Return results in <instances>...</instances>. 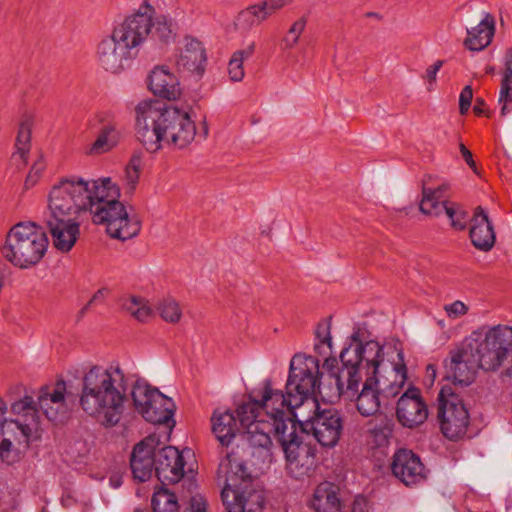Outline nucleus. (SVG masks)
I'll return each mask as SVG.
<instances>
[{"instance_id": "1", "label": "nucleus", "mask_w": 512, "mask_h": 512, "mask_svg": "<svg viewBox=\"0 0 512 512\" xmlns=\"http://www.w3.org/2000/svg\"><path fill=\"white\" fill-rule=\"evenodd\" d=\"M319 360L314 356L296 353L289 366L286 390L292 389L288 420L296 418L300 432L314 438L323 447L332 448L340 440L343 419L335 408L321 409L316 398L320 392Z\"/></svg>"}, {"instance_id": "2", "label": "nucleus", "mask_w": 512, "mask_h": 512, "mask_svg": "<svg viewBox=\"0 0 512 512\" xmlns=\"http://www.w3.org/2000/svg\"><path fill=\"white\" fill-rule=\"evenodd\" d=\"M135 112L136 137L150 153L160 150L163 144L183 149L194 140L196 126L184 110L158 100H146L138 103Z\"/></svg>"}, {"instance_id": "3", "label": "nucleus", "mask_w": 512, "mask_h": 512, "mask_svg": "<svg viewBox=\"0 0 512 512\" xmlns=\"http://www.w3.org/2000/svg\"><path fill=\"white\" fill-rule=\"evenodd\" d=\"M127 378L119 366L93 365L82 377L79 405L105 428L116 426L125 411Z\"/></svg>"}, {"instance_id": "4", "label": "nucleus", "mask_w": 512, "mask_h": 512, "mask_svg": "<svg viewBox=\"0 0 512 512\" xmlns=\"http://www.w3.org/2000/svg\"><path fill=\"white\" fill-rule=\"evenodd\" d=\"M88 193L91 204H87V211L92 214L95 224L106 225L108 235L125 241L139 234L141 222L136 216L129 215L119 201L120 188L111 178L88 181Z\"/></svg>"}, {"instance_id": "5", "label": "nucleus", "mask_w": 512, "mask_h": 512, "mask_svg": "<svg viewBox=\"0 0 512 512\" xmlns=\"http://www.w3.org/2000/svg\"><path fill=\"white\" fill-rule=\"evenodd\" d=\"M49 245L47 234L35 222H19L13 225L0 248L2 257L13 266L29 269L45 256Z\"/></svg>"}, {"instance_id": "6", "label": "nucleus", "mask_w": 512, "mask_h": 512, "mask_svg": "<svg viewBox=\"0 0 512 512\" xmlns=\"http://www.w3.org/2000/svg\"><path fill=\"white\" fill-rule=\"evenodd\" d=\"M130 395L135 411L145 421L167 428L165 441H169L171 432L176 425L174 419L176 405L172 398L164 395L157 387H153L144 379H137L134 382Z\"/></svg>"}, {"instance_id": "7", "label": "nucleus", "mask_w": 512, "mask_h": 512, "mask_svg": "<svg viewBox=\"0 0 512 512\" xmlns=\"http://www.w3.org/2000/svg\"><path fill=\"white\" fill-rule=\"evenodd\" d=\"M292 397V389H285V392L280 389H274L271 378H267L263 381L261 389H253L248 394V402L238 406L236 409V420H239L243 428H247L260 422L261 420H258V418L261 412H264L266 417L274 422L272 414L276 410L288 414Z\"/></svg>"}, {"instance_id": "8", "label": "nucleus", "mask_w": 512, "mask_h": 512, "mask_svg": "<svg viewBox=\"0 0 512 512\" xmlns=\"http://www.w3.org/2000/svg\"><path fill=\"white\" fill-rule=\"evenodd\" d=\"M473 363L485 371L497 370L512 349V327L498 324L483 339L471 338L464 342Z\"/></svg>"}, {"instance_id": "9", "label": "nucleus", "mask_w": 512, "mask_h": 512, "mask_svg": "<svg viewBox=\"0 0 512 512\" xmlns=\"http://www.w3.org/2000/svg\"><path fill=\"white\" fill-rule=\"evenodd\" d=\"M89 197L88 181L77 176L64 178L49 193L45 217L79 220L81 213L88 212Z\"/></svg>"}, {"instance_id": "10", "label": "nucleus", "mask_w": 512, "mask_h": 512, "mask_svg": "<svg viewBox=\"0 0 512 512\" xmlns=\"http://www.w3.org/2000/svg\"><path fill=\"white\" fill-rule=\"evenodd\" d=\"M437 419L442 434L455 441L463 437L470 424V414L463 399L448 384L439 391Z\"/></svg>"}, {"instance_id": "11", "label": "nucleus", "mask_w": 512, "mask_h": 512, "mask_svg": "<svg viewBox=\"0 0 512 512\" xmlns=\"http://www.w3.org/2000/svg\"><path fill=\"white\" fill-rule=\"evenodd\" d=\"M360 351L350 336L340 352L339 361L332 356L324 360L323 369L335 380L336 389H343L346 384V388L352 392L357 382L362 381L361 369L365 366Z\"/></svg>"}, {"instance_id": "12", "label": "nucleus", "mask_w": 512, "mask_h": 512, "mask_svg": "<svg viewBox=\"0 0 512 512\" xmlns=\"http://www.w3.org/2000/svg\"><path fill=\"white\" fill-rule=\"evenodd\" d=\"M73 396L67 391L64 379H58L53 386L44 385L39 390L38 407L45 417L54 424H63L70 418L68 399Z\"/></svg>"}, {"instance_id": "13", "label": "nucleus", "mask_w": 512, "mask_h": 512, "mask_svg": "<svg viewBox=\"0 0 512 512\" xmlns=\"http://www.w3.org/2000/svg\"><path fill=\"white\" fill-rule=\"evenodd\" d=\"M149 23L147 12L141 5L135 13L128 15L122 23L115 26L112 34L136 58L140 48L148 43Z\"/></svg>"}, {"instance_id": "14", "label": "nucleus", "mask_w": 512, "mask_h": 512, "mask_svg": "<svg viewBox=\"0 0 512 512\" xmlns=\"http://www.w3.org/2000/svg\"><path fill=\"white\" fill-rule=\"evenodd\" d=\"M272 417L274 437L280 444L286 460L295 459V456L302 452V448L305 451L312 446L305 441L306 434L300 432L296 418L288 420V414L279 410H276Z\"/></svg>"}, {"instance_id": "15", "label": "nucleus", "mask_w": 512, "mask_h": 512, "mask_svg": "<svg viewBox=\"0 0 512 512\" xmlns=\"http://www.w3.org/2000/svg\"><path fill=\"white\" fill-rule=\"evenodd\" d=\"M162 444V435L156 432L135 444L130 456V467L136 481L146 482L153 472L156 473V450Z\"/></svg>"}, {"instance_id": "16", "label": "nucleus", "mask_w": 512, "mask_h": 512, "mask_svg": "<svg viewBox=\"0 0 512 512\" xmlns=\"http://www.w3.org/2000/svg\"><path fill=\"white\" fill-rule=\"evenodd\" d=\"M219 471H224L226 474L225 486L222 491L226 488L229 489V500H233V494L239 493L244 496L245 500H249L250 505H254L256 508L263 507L265 499L262 492L256 490L246 492L233 488V486L237 485V480H241L242 482L251 481V474L248 471L246 463L239 459L234 452L228 453L225 459L221 461Z\"/></svg>"}, {"instance_id": "17", "label": "nucleus", "mask_w": 512, "mask_h": 512, "mask_svg": "<svg viewBox=\"0 0 512 512\" xmlns=\"http://www.w3.org/2000/svg\"><path fill=\"white\" fill-rule=\"evenodd\" d=\"M162 441L163 444L156 450V477L163 485L176 484L185 475L184 454H190L191 449L179 451L174 446L165 445V439Z\"/></svg>"}, {"instance_id": "18", "label": "nucleus", "mask_w": 512, "mask_h": 512, "mask_svg": "<svg viewBox=\"0 0 512 512\" xmlns=\"http://www.w3.org/2000/svg\"><path fill=\"white\" fill-rule=\"evenodd\" d=\"M142 8L147 12L150 22L148 43L155 50H166L176 42L178 33L176 20L166 14H156L154 6L148 0H144Z\"/></svg>"}, {"instance_id": "19", "label": "nucleus", "mask_w": 512, "mask_h": 512, "mask_svg": "<svg viewBox=\"0 0 512 512\" xmlns=\"http://www.w3.org/2000/svg\"><path fill=\"white\" fill-rule=\"evenodd\" d=\"M390 469L392 475L407 487L423 482L428 473L420 456L406 448H400L394 453Z\"/></svg>"}, {"instance_id": "20", "label": "nucleus", "mask_w": 512, "mask_h": 512, "mask_svg": "<svg viewBox=\"0 0 512 512\" xmlns=\"http://www.w3.org/2000/svg\"><path fill=\"white\" fill-rule=\"evenodd\" d=\"M449 355L443 361V380L452 381L455 386H469L474 381L476 371L480 367L473 363L474 358L470 356L465 344L460 349L451 351Z\"/></svg>"}, {"instance_id": "21", "label": "nucleus", "mask_w": 512, "mask_h": 512, "mask_svg": "<svg viewBox=\"0 0 512 512\" xmlns=\"http://www.w3.org/2000/svg\"><path fill=\"white\" fill-rule=\"evenodd\" d=\"M396 416L399 423L407 428H416L428 418V406L421 396V391L410 386L398 399Z\"/></svg>"}, {"instance_id": "22", "label": "nucleus", "mask_w": 512, "mask_h": 512, "mask_svg": "<svg viewBox=\"0 0 512 512\" xmlns=\"http://www.w3.org/2000/svg\"><path fill=\"white\" fill-rule=\"evenodd\" d=\"M360 383L357 382L352 392L346 388V384L343 385V389H337L338 396L350 401L355 400L357 410L362 416L375 415L380 409L379 380L377 376H368L361 391H359Z\"/></svg>"}, {"instance_id": "23", "label": "nucleus", "mask_w": 512, "mask_h": 512, "mask_svg": "<svg viewBox=\"0 0 512 512\" xmlns=\"http://www.w3.org/2000/svg\"><path fill=\"white\" fill-rule=\"evenodd\" d=\"M96 55L100 66L114 74L123 71L126 64L135 59L112 33L99 42Z\"/></svg>"}, {"instance_id": "24", "label": "nucleus", "mask_w": 512, "mask_h": 512, "mask_svg": "<svg viewBox=\"0 0 512 512\" xmlns=\"http://www.w3.org/2000/svg\"><path fill=\"white\" fill-rule=\"evenodd\" d=\"M46 226L51 234L54 247L63 252H69L80 235V221L45 217Z\"/></svg>"}, {"instance_id": "25", "label": "nucleus", "mask_w": 512, "mask_h": 512, "mask_svg": "<svg viewBox=\"0 0 512 512\" xmlns=\"http://www.w3.org/2000/svg\"><path fill=\"white\" fill-rule=\"evenodd\" d=\"M471 221L469 237L472 245L480 251H490L495 244L496 236L486 210L478 206Z\"/></svg>"}, {"instance_id": "26", "label": "nucleus", "mask_w": 512, "mask_h": 512, "mask_svg": "<svg viewBox=\"0 0 512 512\" xmlns=\"http://www.w3.org/2000/svg\"><path fill=\"white\" fill-rule=\"evenodd\" d=\"M148 88L155 95L166 100H175L181 89L178 78L167 66H156L148 76Z\"/></svg>"}, {"instance_id": "27", "label": "nucleus", "mask_w": 512, "mask_h": 512, "mask_svg": "<svg viewBox=\"0 0 512 512\" xmlns=\"http://www.w3.org/2000/svg\"><path fill=\"white\" fill-rule=\"evenodd\" d=\"M370 333L366 330L362 331L361 328L354 330L351 334V339L357 343L360 348L361 359L367 370L372 369L371 376H377L379 366L384 360L383 346L378 341L369 338Z\"/></svg>"}, {"instance_id": "28", "label": "nucleus", "mask_w": 512, "mask_h": 512, "mask_svg": "<svg viewBox=\"0 0 512 512\" xmlns=\"http://www.w3.org/2000/svg\"><path fill=\"white\" fill-rule=\"evenodd\" d=\"M207 56L205 48L197 39H187L184 49L177 61L179 69L190 72L197 78L204 75Z\"/></svg>"}, {"instance_id": "29", "label": "nucleus", "mask_w": 512, "mask_h": 512, "mask_svg": "<svg viewBox=\"0 0 512 512\" xmlns=\"http://www.w3.org/2000/svg\"><path fill=\"white\" fill-rule=\"evenodd\" d=\"M494 33L495 19L490 13H485L477 26L467 29V37L463 44L470 51H482L490 45Z\"/></svg>"}, {"instance_id": "30", "label": "nucleus", "mask_w": 512, "mask_h": 512, "mask_svg": "<svg viewBox=\"0 0 512 512\" xmlns=\"http://www.w3.org/2000/svg\"><path fill=\"white\" fill-rule=\"evenodd\" d=\"M339 489L331 482H323L315 489L311 507L315 512H344Z\"/></svg>"}, {"instance_id": "31", "label": "nucleus", "mask_w": 512, "mask_h": 512, "mask_svg": "<svg viewBox=\"0 0 512 512\" xmlns=\"http://www.w3.org/2000/svg\"><path fill=\"white\" fill-rule=\"evenodd\" d=\"M212 432L222 446L228 447L235 438L238 428L235 414L227 409L214 410L212 417Z\"/></svg>"}, {"instance_id": "32", "label": "nucleus", "mask_w": 512, "mask_h": 512, "mask_svg": "<svg viewBox=\"0 0 512 512\" xmlns=\"http://www.w3.org/2000/svg\"><path fill=\"white\" fill-rule=\"evenodd\" d=\"M7 411V404L0 399V437L6 433L14 434V440L19 444H25V448H30L31 427L28 423H21L18 419L7 420L4 414Z\"/></svg>"}, {"instance_id": "33", "label": "nucleus", "mask_w": 512, "mask_h": 512, "mask_svg": "<svg viewBox=\"0 0 512 512\" xmlns=\"http://www.w3.org/2000/svg\"><path fill=\"white\" fill-rule=\"evenodd\" d=\"M316 453L317 449L315 445H312L305 451L302 449V452L297 454L295 459H287L286 463L289 474L295 479L312 475L316 467Z\"/></svg>"}, {"instance_id": "34", "label": "nucleus", "mask_w": 512, "mask_h": 512, "mask_svg": "<svg viewBox=\"0 0 512 512\" xmlns=\"http://www.w3.org/2000/svg\"><path fill=\"white\" fill-rule=\"evenodd\" d=\"M449 189L448 183H443L438 187L432 189L425 186L423 181L422 185V200L419 209L423 214L439 216L442 213V206L446 200H441L445 197V193Z\"/></svg>"}, {"instance_id": "35", "label": "nucleus", "mask_w": 512, "mask_h": 512, "mask_svg": "<svg viewBox=\"0 0 512 512\" xmlns=\"http://www.w3.org/2000/svg\"><path fill=\"white\" fill-rule=\"evenodd\" d=\"M121 133L115 121L102 122L98 136L90 148L92 154H102L112 150L118 145Z\"/></svg>"}, {"instance_id": "36", "label": "nucleus", "mask_w": 512, "mask_h": 512, "mask_svg": "<svg viewBox=\"0 0 512 512\" xmlns=\"http://www.w3.org/2000/svg\"><path fill=\"white\" fill-rule=\"evenodd\" d=\"M119 306L122 310L136 318V320L154 318L156 316L155 310L149 305V301L141 296L122 297L119 299Z\"/></svg>"}, {"instance_id": "37", "label": "nucleus", "mask_w": 512, "mask_h": 512, "mask_svg": "<svg viewBox=\"0 0 512 512\" xmlns=\"http://www.w3.org/2000/svg\"><path fill=\"white\" fill-rule=\"evenodd\" d=\"M246 429L247 440L253 447L268 448L272 441L270 434L273 432V421L262 420Z\"/></svg>"}, {"instance_id": "38", "label": "nucleus", "mask_w": 512, "mask_h": 512, "mask_svg": "<svg viewBox=\"0 0 512 512\" xmlns=\"http://www.w3.org/2000/svg\"><path fill=\"white\" fill-rule=\"evenodd\" d=\"M38 404L33 400L31 396L25 395L22 399L15 401L11 404V411L14 414H23V423L30 424L31 427V441L33 439V429H38L39 416H38ZM22 423V421H20Z\"/></svg>"}, {"instance_id": "39", "label": "nucleus", "mask_w": 512, "mask_h": 512, "mask_svg": "<svg viewBox=\"0 0 512 512\" xmlns=\"http://www.w3.org/2000/svg\"><path fill=\"white\" fill-rule=\"evenodd\" d=\"M151 506L153 512H179L177 496L167 488V485L160 483L152 495Z\"/></svg>"}, {"instance_id": "40", "label": "nucleus", "mask_w": 512, "mask_h": 512, "mask_svg": "<svg viewBox=\"0 0 512 512\" xmlns=\"http://www.w3.org/2000/svg\"><path fill=\"white\" fill-rule=\"evenodd\" d=\"M269 18V13L265 10L262 2L253 4L238 13L236 23L243 29H249L254 25H259Z\"/></svg>"}, {"instance_id": "41", "label": "nucleus", "mask_w": 512, "mask_h": 512, "mask_svg": "<svg viewBox=\"0 0 512 512\" xmlns=\"http://www.w3.org/2000/svg\"><path fill=\"white\" fill-rule=\"evenodd\" d=\"M255 47V42H251L246 48L237 50L233 53L228 63V73L232 81L238 82L244 78L245 73L243 62L253 56Z\"/></svg>"}, {"instance_id": "42", "label": "nucleus", "mask_w": 512, "mask_h": 512, "mask_svg": "<svg viewBox=\"0 0 512 512\" xmlns=\"http://www.w3.org/2000/svg\"><path fill=\"white\" fill-rule=\"evenodd\" d=\"M34 123L32 115L25 114L19 124L15 147L19 157L26 161V157L30 150L31 131Z\"/></svg>"}, {"instance_id": "43", "label": "nucleus", "mask_w": 512, "mask_h": 512, "mask_svg": "<svg viewBox=\"0 0 512 512\" xmlns=\"http://www.w3.org/2000/svg\"><path fill=\"white\" fill-rule=\"evenodd\" d=\"M229 496L228 488L221 491V500L226 512H255L258 509L254 505H250L249 500H245L242 494H233V500H229Z\"/></svg>"}, {"instance_id": "44", "label": "nucleus", "mask_w": 512, "mask_h": 512, "mask_svg": "<svg viewBox=\"0 0 512 512\" xmlns=\"http://www.w3.org/2000/svg\"><path fill=\"white\" fill-rule=\"evenodd\" d=\"M442 212H445L450 220L452 228L455 230L463 231L467 227L468 213L459 205L445 201L442 206Z\"/></svg>"}, {"instance_id": "45", "label": "nucleus", "mask_w": 512, "mask_h": 512, "mask_svg": "<svg viewBox=\"0 0 512 512\" xmlns=\"http://www.w3.org/2000/svg\"><path fill=\"white\" fill-rule=\"evenodd\" d=\"M27 450L28 449L24 447V451H21L19 448L13 446L10 438H3L0 441V460L8 466L14 465L21 461Z\"/></svg>"}, {"instance_id": "46", "label": "nucleus", "mask_w": 512, "mask_h": 512, "mask_svg": "<svg viewBox=\"0 0 512 512\" xmlns=\"http://www.w3.org/2000/svg\"><path fill=\"white\" fill-rule=\"evenodd\" d=\"M398 357H399L401 363L396 364L394 366V371L398 375H400L401 381H400V383H397L396 381H394V382L390 383L387 387L380 388V394H383V396H385V397H395L396 395H398L400 390L403 387L405 380L407 379V368L404 363L403 353L399 352Z\"/></svg>"}, {"instance_id": "47", "label": "nucleus", "mask_w": 512, "mask_h": 512, "mask_svg": "<svg viewBox=\"0 0 512 512\" xmlns=\"http://www.w3.org/2000/svg\"><path fill=\"white\" fill-rule=\"evenodd\" d=\"M157 311L162 320H180L182 316V309L179 303L171 297L164 298L160 301L157 306Z\"/></svg>"}, {"instance_id": "48", "label": "nucleus", "mask_w": 512, "mask_h": 512, "mask_svg": "<svg viewBox=\"0 0 512 512\" xmlns=\"http://www.w3.org/2000/svg\"><path fill=\"white\" fill-rule=\"evenodd\" d=\"M306 24L307 17L302 16L291 25L288 30V35L283 39L286 49H291L298 43L299 37L304 31Z\"/></svg>"}, {"instance_id": "49", "label": "nucleus", "mask_w": 512, "mask_h": 512, "mask_svg": "<svg viewBox=\"0 0 512 512\" xmlns=\"http://www.w3.org/2000/svg\"><path fill=\"white\" fill-rule=\"evenodd\" d=\"M330 324L331 322H318V325L315 329V335L316 338L319 340V343L315 344L314 349L319 354H321L320 348L322 344H327L329 349H331L332 347Z\"/></svg>"}, {"instance_id": "50", "label": "nucleus", "mask_w": 512, "mask_h": 512, "mask_svg": "<svg viewBox=\"0 0 512 512\" xmlns=\"http://www.w3.org/2000/svg\"><path fill=\"white\" fill-rule=\"evenodd\" d=\"M111 290L108 287L98 289L90 298L89 302L80 310V316H84V311L90 307H100L105 305L107 298L110 296Z\"/></svg>"}, {"instance_id": "51", "label": "nucleus", "mask_w": 512, "mask_h": 512, "mask_svg": "<svg viewBox=\"0 0 512 512\" xmlns=\"http://www.w3.org/2000/svg\"><path fill=\"white\" fill-rule=\"evenodd\" d=\"M500 88H512V47L505 52L504 72Z\"/></svg>"}, {"instance_id": "52", "label": "nucleus", "mask_w": 512, "mask_h": 512, "mask_svg": "<svg viewBox=\"0 0 512 512\" xmlns=\"http://www.w3.org/2000/svg\"><path fill=\"white\" fill-rule=\"evenodd\" d=\"M498 103L501 116L505 117L512 112V88H500Z\"/></svg>"}, {"instance_id": "53", "label": "nucleus", "mask_w": 512, "mask_h": 512, "mask_svg": "<svg viewBox=\"0 0 512 512\" xmlns=\"http://www.w3.org/2000/svg\"><path fill=\"white\" fill-rule=\"evenodd\" d=\"M44 168L45 164L43 161L39 160L34 163L25 179L24 186L26 189L32 188L37 183Z\"/></svg>"}, {"instance_id": "54", "label": "nucleus", "mask_w": 512, "mask_h": 512, "mask_svg": "<svg viewBox=\"0 0 512 512\" xmlns=\"http://www.w3.org/2000/svg\"><path fill=\"white\" fill-rule=\"evenodd\" d=\"M473 99V90L470 85H466L459 95V112L461 115H465L470 106L471 101Z\"/></svg>"}, {"instance_id": "55", "label": "nucleus", "mask_w": 512, "mask_h": 512, "mask_svg": "<svg viewBox=\"0 0 512 512\" xmlns=\"http://www.w3.org/2000/svg\"><path fill=\"white\" fill-rule=\"evenodd\" d=\"M444 310L449 318H458L467 313L468 307L462 301L456 300L445 305Z\"/></svg>"}, {"instance_id": "56", "label": "nucleus", "mask_w": 512, "mask_h": 512, "mask_svg": "<svg viewBox=\"0 0 512 512\" xmlns=\"http://www.w3.org/2000/svg\"><path fill=\"white\" fill-rule=\"evenodd\" d=\"M351 512H372V505L367 497L358 494L353 499Z\"/></svg>"}, {"instance_id": "57", "label": "nucleus", "mask_w": 512, "mask_h": 512, "mask_svg": "<svg viewBox=\"0 0 512 512\" xmlns=\"http://www.w3.org/2000/svg\"><path fill=\"white\" fill-rule=\"evenodd\" d=\"M444 64V61L443 60H437L434 62V64L430 65L427 69H426V74H425V78L428 80L429 82V87H428V90L431 91L433 88H432V84H434L436 82V76H437V73L438 71L441 69V67L443 66Z\"/></svg>"}, {"instance_id": "58", "label": "nucleus", "mask_w": 512, "mask_h": 512, "mask_svg": "<svg viewBox=\"0 0 512 512\" xmlns=\"http://www.w3.org/2000/svg\"><path fill=\"white\" fill-rule=\"evenodd\" d=\"M292 0H264L262 1L265 6V10L269 13V17L276 11L283 8L285 5L291 3Z\"/></svg>"}, {"instance_id": "59", "label": "nucleus", "mask_w": 512, "mask_h": 512, "mask_svg": "<svg viewBox=\"0 0 512 512\" xmlns=\"http://www.w3.org/2000/svg\"><path fill=\"white\" fill-rule=\"evenodd\" d=\"M459 150L467 165L476 173L477 167L471 151L463 143H460Z\"/></svg>"}, {"instance_id": "60", "label": "nucleus", "mask_w": 512, "mask_h": 512, "mask_svg": "<svg viewBox=\"0 0 512 512\" xmlns=\"http://www.w3.org/2000/svg\"><path fill=\"white\" fill-rule=\"evenodd\" d=\"M140 172L126 167V182L131 192L135 190L136 184L138 183Z\"/></svg>"}, {"instance_id": "61", "label": "nucleus", "mask_w": 512, "mask_h": 512, "mask_svg": "<svg viewBox=\"0 0 512 512\" xmlns=\"http://www.w3.org/2000/svg\"><path fill=\"white\" fill-rule=\"evenodd\" d=\"M393 426L394 424L391 421H388L383 426H376L373 429V433L375 437H377L378 435H382L384 438H388L391 436L393 432Z\"/></svg>"}, {"instance_id": "62", "label": "nucleus", "mask_w": 512, "mask_h": 512, "mask_svg": "<svg viewBox=\"0 0 512 512\" xmlns=\"http://www.w3.org/2000/svg\"><path fill=\"white\" fill-rule=\"evenodd\" d=\"M141 165H142V152L137 151L132 154L126 167L140 172Z\"/></svg>"}, {"instance_id": "63", "label": "nucleus", "mask_w": 512, "mask_h": 512, "mask_svg": "<svg viewBox=\"0 0 512 512\" xmlns=\"http://www.w3.org/2000/svg\"><path fill=\"white\" fill-rule=\"evenodd\" d=\"M486 105V102L483 98H476L475 100V104H474V107H473V112L475 113V115L477 116H482V115H486L487 117H490V113L489 112H485L484 110V107Z\"/></svg>"}, {"instance_id": "64", "label": "nucleus", "mask_w": 512, "mask_h": 512, "mask_svg": "<svg viewBox=\"0 0 512 512\" xmlns=\"http://www.w3.org/2000/svg\"><path fill=\"white\" fill-rule=\"evenodd\" d=\"M191 512H206V502L202 498L191 499Z\"/></svg>"}]
</instances>
